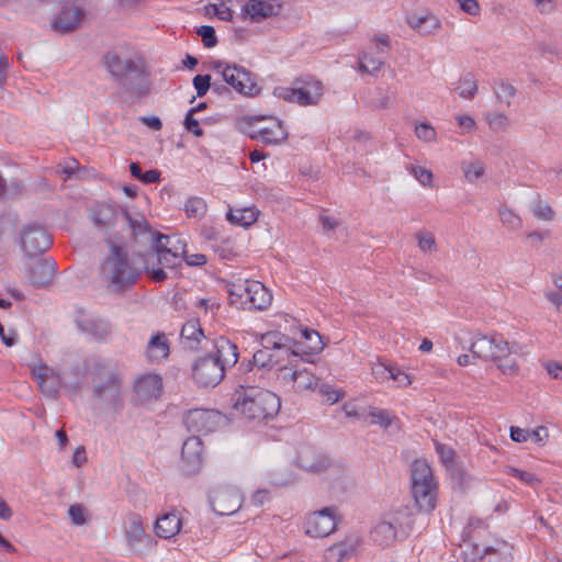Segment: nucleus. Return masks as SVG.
Here are the masks:
<instances>
[{"label": "nucleus", "mask_w": 562, "mask_h": 562, "mask_svg": "<svg viewBox=\"0 0 562 562\" xmlns=\"http://www.w3.org/2000/svg\"><path fill=\"white\" fill-rule=\"evenodd\" d=\"M193 86L196 90V95L202 98L211 88V76L210 75H196L193 78Z\"/></svg>", "instance_id": "0e129e2a"}, {"label": "nucleus", "mask_w": 562, "mask_h": 562, "mask_svg": "<svg viewBox=\"0 0 562 562\" xmlns=\"http://www.w3.org/2000/svg\"><path fill=\"white\" fill-rule=\"evenodd\" d=\"M438 486H412V494L419 512L430 513L436 507Z\"/></svg>", "instance_id": "c756f323"}, {"label": "nucleus", "mask_w": 562, "mask_h": 562, "mask_svg": "<svg viewBox=\"0 0 562 562\" xmlns=\"http://www.w3.org/2000/svg\"><path fill=\"white\" fill-rule=\"evenodd\" d=\"M282 3L279 0H249L243 11L249 15L252 22H260L281 11Z\"/></svg>", "instance_id": "aec40b11"}, {"label": "nucleus", "mask_w": 562, "mask_h": 562, "mask_svg": "<svg viewBox=\"0 0 562 562\" xmlns=\"http://www.w3.org/2000/svg\"><path fill=\"white\" fill-rule=\"evenodd\" d=\"M544 297L553 305L557 312L562 310V292L546 290Z\"/></svg>", "instance_id": "774afa93"}, {"label": "nucleus", "mask_w": 562, "mask_h": 562, "mask_svg": "<svg viewBox=\"0 0 562 562\" xmlns=\"http://www.w3.org/2000/svg\"><path fill=\"white\" fill-rule=\"evenodd\" d=\"M498 215L502 224L507 226L509 229L517 231L522 226L520 216L505 205L499 207Z\"/></svg>", "instance_id": "09e8293b"}, {"label": "nucleus", "mask_w": 562, "mask_h": 562, "mask_svg": "<svg viewBox=\"0 0 562 562\" xmlns=\"http://www.w3.org/2000/svg\"><path fill=\"white\" fill-rule=\"evenodd\" d=\"M117 212L109 204H98L90 211V218L94 226L106 232L115 225Z\"/></svg>", "instance_id": "a878e982"}, {"label": "nucleus", "mask_w": 562, "mask_h": 562, "mask_svg": "<svg viewBox=\"0 0 562 562\" xmlns=\"http://www.w3.org/2000/svg\"><path fill=\"white\" fill-rule=\"evenodd\" d=\"M412 486H437L430 465L417 459L411 465Z\"/></svg>", "instance_id": "c85d7f7f"}, {"label": "nucleus", "mask_w": 562, "mask_h": 562, "mask_svg": "<svg viewBox=\"0 0 562 562\" xmlns=\"http://www.w3.org/2000/svg\"><path fill=\"white\" fill-rule=\"evenodd\" d=\"M20 245L27 257H36L50 247L52 237L44 226L30 223L21 228Z\"/></svg>", "instance_id": "1a4fd4ad"}, {"label": "nucleus", "mask_w": 562, "mask_h": 562, "mask_svg": "<svg viewBox=\"0 0 562 562\" xmlns=\"http://www.w3.org/2000/svg\"><path fill=\"white\" fill-rule=\"evenodd\" d=\"M228 293L233 303L239 301L243 306L248 304L249 308L259 311L266 310L272 301L269 290L258 281L233 284Z\"/></svg>", "instance_id": "39448f33"}, {"label": "nucleus", "mask_w": 562, "mask_h": 562, "mask_svg": "<svg viewBox=\"0 0 562 562\" xmlns=\"http://www.w3.org/2000/svg\"><path fill=\"white\" fill-rule=\"evenodd\" d=\"M213 68L221 72L223 80L234 88L237 92L254 95L258 92V87L251 77V74L238 65H228L223 60L213 63Z\"/></svg>", "instance_id": "6e6552de"}, {"label": "nucleus", "mask_w": 562, "mask_h": 562, "mask_svg": "<svg viewBox=\"0 0 562 562\" xmlns=\"http://www.w3.org/2000/svg\"><path fill=\"white\" fill-rule=\"evenodd\" d=\"M336 528L335 509L326 507L312 513L305 522V532L314 538L327 537Z\"/></svg>", "instance_id": "2eb2a0df"}, {"label": "nucleus", "mask_w": 562, "mask_h": 562, "mask_svg": "<svg viewBox=\"0 0 562 562\" xmlns=\"http://www.w3.org/2000/svg\"><path fill=\"white\" fill-rule=\"evenodd\" d=\"M68 515L72 524L82 526L87 521V510L81 504H72L69 506Z\"/></svg>", "instance_id": "680f3d73"}, {"label": "nucleus", "mask_w": 562, "mask_h": 562, "mask_svg": "<svg viewBox=\"0 0 562 562\" xmlns=\"http://www.w3.org/2000/svg\"><path fill=\"white\" fill-rule=\"evenodd\" d=\"M182 461L188 472H195L203 461V442L198 436L189 437L182 445Z\"/></svg>", "instance_id": "5701e85b"}, {"label": "nucleus", "mask_w": 562, "mask_h": 562, "mask_svg": "<svg viewBox=\"0 0 562 562\" xmlns=\"http://www.w3.org/2000/svg\"><path fill=\"white\" fill-rule=\"evenodd\" d=\"M33 374L35 375L43 392L52 396L56 395L57 390L60 386V376L54 369L40 364L34 367Z\"/></svg>", "instance_id": "393cba45"}, {"label": "nucleus", "mask_w": 562, "mask_h": 562, "mask_svg": "<svg viewBox=\"0 0 562 562\" xmlns=\"http://www.w3.org/2000/svg\"><path fill=\"white\" fill-rule=\"evenodd\" d=\"M222 415L213 409L195 408L187 413L184 424L189 431L209 434L216 429Z\"/></svg>", "instance_id": "dca6fc26"}, {"label": "nucleus", "mask_w": 562, "mask_h": 562, "mask_svg": "<svg viewBox=\"0 0 562 562\" xmlns=\"http://www.w3.org/2000/svg\"><path fill=\"white\" fill-rule=\"evenodd\" d=\"M206 12L216 15L223 21H231L233 19V12L224 1L210 3L206 7Z\"/></svg>", "instance_id": "5fc2aeb1"}, {"label": "nucleus", "mask_w": 562, "mask_h": 562, "mask_svg": "<svg viewBox=\"0 0 562 562\" xmlns=\"http://www.w3.org/2000/svg\"><path fill=\"white\" fill-rule=\"evenodd\" d=\"M198 35L201 36L203 45L207 48L214 47L217 44L215 30L211 25H202L198 29Z\"/></svg>", "instance_id": "052dcab7"}, {"label": "nucleus", "mask_w": 562, "mask_h": 562, "mask_svg": "<svg viewBox=\"0 0 562 562\" xmlns=\"http://www.w3.org/2000/svg\"><path fill=\"white\" fill-rule=\"evenodd\" d=\"M104 66L108 71L120 81L121 87L140 98L148 93L146 67L140 58H122L116 53L104 56Z\"/></svg>", "instance_id": "f03ea898"}, {"label": "nucleus", "mask_w": 562, "mask_h": 562, "mask_svg": "<svg viewBox=\"0 0 562 562\" xmlns=\"http://www.w3.org/2000/svg\"><path fill=\"white\" fill-rule=\"evenodd\" d=\"M495 363H497V368L507 375H516L518 374L519 367L517 362L510 358V356H505L501 360H496Z\"/></svg>", "instance_id": "e2e57ef3"}, {"label": "nucleus", "mask_w": 562, "mask_h": 562, "mask_svg": "<svg viewBox=\"0 0 562 562\" xmlns=\"http://www.w3.org/2000/svg\"><path fill=\"white\" fill-rule=\"evenodd\" d=\"M461 170L465 181L474 183L484 176L485 165L481 160L462 161Z\"/></svg>", "instance_id": "c03bdc74"}, {"label": "nucleus", "mask_w": 562, "mask_h": 562, "mask_svg": "<svg viewBox=\"0 0 562 562\" xmlns=\"http://www.w3.org/2000/svg\"><path fill=\"white\" fill-rule=\"evenodd\" d=\"M181 528V519L176 513H168L156 520L155 532L159 538L170 539L176 536Z\"/></svg>", "instance_id": "2f4dec72"}, {"label": "nucleus", "mask_w": 562, "mask_h": 562, "mask_svg": "<svg viewBox=\"0 0 562 562\" xmlns=\"http://www.w3.org/2000/svg\"><path fill=\"white\" fill-rule=\"evenodd\" d=\"M164 240H166L167 244H171L172 238L168 235L158 234L157 240L150 246V251L146 255V258L153 261L156 259L157 265L164 268L173 267L178 259H172V255L167 254V248L164 247Z\"/></svg>", "instance_id": "7c9ffc66"}, {"label": "nucleus", "mask_w": 562, "mask_h": 562, "mask_svg": "<svg viewBox=\"0 0 562 562\" xmlns=\"http://www.w3.org/2000/svg\"><path fill=\"white\" fill-rule=\"evenodd\" d=\"M416 137L423 142L431 143L437 138L436 130L429 123H420L415 127Z\"/></svg>", "instance_id": "13d9d810"}, {"label": "nucleus", "mask_w": 562, "mask_h": 562, "mask_svg": "<svg viewBox=\"0 0 562 562\" xmlns=\"http://www.w3.org/2000/svg\"><path fill=\"white\" fill-rule=\"evenodd\" d=\"M124 533L128 547L135 552H142L154 544V539L145 532L142 518L137 514L130 515Z\"/></svg>", "instance_id": "a211bd4d"}, {"label": "nucleus", "mask_w": 562, "mask_h": 562, "mask_svg": "<svg viewBox=\"0 0 562 562\" xmlns=\"http://www.w3.org/2000/svg\"><path fill=\"white\" fill-rule=\"evenodd\" d=\"M496 98L499 102L505 103L507 106L512 104V99L516 94V89L513 85L506 81H501L494 89Z\"/></svg>", "instance_id": "8fccbe9b"}, {"label": "nucleus", "mask_w": 562, "mask_h": 562, "mask_svg": "<svg viewBox=\"0 0 562 562\" xmlns=\"http://www.w3.org/2000/svg\"><path fill=\"white\" fill-rule=\"evenodd\" d=\"M533 5L542 15H550L557 10L554 0H533Z\"/></svg>", "instance_id": "69168bd1"}, {"label": "nucleus", "mask_w": 562, "mask_h": 562, "mask_svg": "<svg viewBox=\"0 0 562 562\" xmlns=\"http://www.w3.org/2000/svg\"><path fill=\"white\" fill-rule=\"evenodd\" d=\"M123 215L126 218V221L128 222L136 240H139L143 244H148L149 247L153 244H155V241L157 240L158 234H155L154 232H151V229L146 221L133 220L127 212H124Z\"/></svg>", "instance_id": "f704fd0d"}, {"label": "nucleus", "mask_w": 562, "mask_h": 562, "mask_svg": "<svg viewBox=\"0 0 562 562\" xmlns=\"http://www.w3.org/2000/svg\"><path fill=\"white\" fill-rule=\"evenodd\" d=\"M204 338L203 329L198 319L188 321L181 329V340L186 348L195 350Z\"/></svg>", "instance_id": "72a5a7b5"}, {"label": "nucleus", "mask_w": 562, "mask_h": 562, "mask_svg": "<svg viewBox=\"0 0 562 562\" xmlns=\"http://www.w3.org/2000/svg\"><path fill=\"white\" fill-rule=\"evenodd\" d=\"M184 127L188 132L192 133L196 137L203 136V130L199 125V121L194 119V115L187 113L184 117Z\"/></svg>", "instance_id": "338daca9"}, {"label": "nucleus", "mask_w": 562, "mask_h": 562, "mask_svg": "<svg viewBox=\"0 0 562 562\" xmlns=\"http://www.w3.org/2000/svg\"><path fill=\"white\" fill-rule=\"evenodd\" d=\"M103 278L109 280L112 285L123 288L134 284L139 276L128 261L120 246L112 245L110 255L101 267Z\"/></svg>", "instance_id": "7ed1b4c3"}, {"label": "nucleus", "mask_w": 562, "mask_h": 562, "mask_svg": "<svg viewBox=\"0 0 562 562\" xmlns=\"http://www.w3.org/2000/svg\"><path fill=\"white\" fill-rule=\"evenodd\" d=\"M262 348L268 349L270 352H274L277 355H285L286 357H292L291 353V338L279 333V331H269L262 336L261 339Z\"/></svg>", "instance_id": "bb28decb"}, {"label": "nucleus", "mask_w": 562, "mask_h": 562, "mask_svg": "<svg viewBox=\"0 0 562 562\" xmlns=\"http://www.w3.org/2000/svg\"><path fill=\"white\" fill-rule=\"evenodd\" d=\"M384 65L382 56L371 52H364L359 57V70L369 75H375Z\"/></svg>", "instance_id": "79ce46f5"}, {"label": "nucleus", "mask_w": 562, "mask_h": 562, "mask_svg": "<svg viewBox=\"0 0 562 562\" xmlns=\"http://www.w3.org/2000/svg\"><path fill=\"white\" fill-rule=\"evenodd\" d=\"M27 282L38 289L48 285L55 274V261L48 258H38L27 266L24 272Z\"/></svg>", "instance_id": "f3484780"}, {"label": "nucleus", "mask_w": 562, "mask_h": 562, "mask_svg": "<svg viewBox=\"0 0 562 562\" xmlns=\"http://www.w3.org/2000/svg\"><path fill=\"white\" fill-rule=\"evenodd\" d=\"M172 238L171 244H167L166 240H164V247L167 248V254L172 255V259H179L180 257L183 258L186 256V243L182 241L179 237L176 236H169Z\"/></svg>", "instance_id": "6e6d98bb"}, {"label": "nucleus", "mask_w": 562, "mask_h": 562, "mask_svg": "<svg viewBox=\"0 0 562 562\" xmlns=\"http://www.w3.org/2000/svg\"><path fill=\"white\" fill-rule=\"evenodd\" d=\"M232 407L245 418L256 422L273 419L280 412V397L259 386L240 385L232 395Z\"/></svg>", "instance_id": "f257e3e1"}, {"label": "nucleus", "mask_w": 562, "mask_h": 562, "mask_svg": "<svg viewBox=\"0 0 562 562\" xmlns=\"http://www.w3.org/2000/svg\"><path fill=\"white\" fill-rule=\"evenodd\" d=\"M299 349L306 355H317L324 349L322 336L314 329L304 328Z\"/></svg>", "instance_id": "c9c22d12"}, {"label": "nucleus", "mask_w": 562, "mask_h": 562, "mask_svg": "<svg viewBox=\"0 0 562 562\" xmlns=\"http://www.w3.org/2000/svg\"><path fill=\"white\" fill-rule=\"evenodd\" d=\"M206 211L207 204L200 196H191L184 203V213L189 218L201 220Z\"/></svg>", "instance_id": "a18cd8bd"}, {"label": "nucleus", "mask_w": 562, "mask_h": 562, "mask_svg": "<svg viewBox=\"0 0 562 562\" xmlns=\"http://www.w3.org/2000/svg\"><path fill=\"white\" fill-rule=\"evenodd\" d=\"M404 517H407L406 509L398 512L391 520L379 522L371 531L372 539L381 546H389L400 536H405L411 528V520L403 521Z\"/></svg>", "instance_id": "9b49d317"}, {"label": "nucleus", "mask_w": 562, "mask_h": 562, "mask_svg": "<svg viewBox=\"0 0 562 562\" xmlns=\"http://www.w3.org/2000/svg\"><path fill=\"white\" fill-rule=\"evenodd\" d=\"M408 24L411 27L424 35L431 34L439 29V21L432 15L411 16L408 19Z\"/></svg>", "instance_id": "a19ab883"}, {"label": "nucleus", "mask_w": 562, "mask_h": 562, "mask_svg": "<svg viewBox=\"0 0 562 562\" xmlns=\"http://www.w3.org/2000/svg\"><path fill=\"white\" fill-rule=\"evenodd\" d=\"M226 217L232 224L248 227L257 221L258 211L252 207L229 210Z\"/></svg>", "instance_id": "4c0bfd02"}, {"label": "nucleus", "mask_w": 562, "mask_h": 562, "mask_svg": "<svg viewBox=\"0 0 562 562\" xmlns=\"http://www.w3.org/2000/svg\"><path fill=\"white\" fill-rule=\"evenodd\" d=\"M210 356L226 371L227 368L235 366L238 361L237 346L227 338L220 337L215 340L214 351Z\"/></svg>", "instance_id": "b1692460"}, {"label": "nucleus", "mask_w": 562, "mask_h": 562, "mask_svg": "<svg viewBox=\"0 0 562 562\" xmlns=\"http://www.w3.org/2000/svg\"><path fill=\"white\" fill-rule=\"evenodd\" d=\"M144 269L146 273L156 282H161L167 278V273L164 270V267L156 266V263L149 258H145L144 260Z\"/></svg>", "instance_id": "4d7b16f0"}, {"label": "nucleus", "mask_w": 562, "mask_h": 562, "mask_svg": "<svg viewBox=\"0 0 562 562\" xmlns=\"http://www.w3.org/2000/svg\"><path fill=\"white\" fill-rule=\"evenodd\" d=\"M281 355H277L274 352H270L268 349H260L256 351L252 356V368L257 370H261L263 368H272L278 364L281 360Z\"/></svg>", "instance_id": "37998d69"}, {"label": "nucleus", "mask_w": 562, "mask_h": 562, "mask_svg": "<svg viewBox=\"0 0 562 562\" xmlns=\"http://www.w3.org/2000/svg\"><path fill=\"white\" fill-rule=\"evenodd\" d=\"M470 351L475 358L493 362L513 353L509 342L498 334L475 337Z\"/></svg>", "instance_id": "423d86ee"}, {"label": "nucleus", "mask_w": 562, "mask_h": 562, "mask_svg": "<svg viewBox=\"0 0 562 562\" xmlns=\"http://www.w3.org/2000/svg\"><path fill=\"white\" fill-rule=\"evenodd\" d=\"M293 360L278 369L277 380L281 385L295 393L312 391L317 386V378L303 366V359H299L296 351L291 353Z\"/></svg>", "instance_id": "20e7f679"}, {"label": "nucleus", "mask_w": 562, "mask_h": 562, "mask_svg": "<svg viewBox=\"0 0 562 562\" xmlns=\"http://www.w3.org/2000/svg\"><path fill=\"white\" fill-rule=\"evenodd\" d=\"M323 83L319 80L311 79L305 81L303 86L295 88L276 87L273 95L306 106L317 104L323 95Z\"/></svg>", "instance_id": "0eeeda50"}, {"label": "nucleus", "mask_w": 562, "mask_h": 562, "mask_svg": "<svg viewBox=\"0 0 562 562\" xmlns=\"http://www.w3.org/2000/svg\"><path fill=\"white\" fill-rule=\"evenodd\" d=\"M407 170L414 176V178L424 187H432V172L429 169L420 166L409 165Z\"/></svg>", "instance_id": "3c124183"}, {"label": "nucleus", "mask_w": 562, "mask_h": 562, "mask_svg": "<svg viewBox=\"0 0 562 562\" xmlns=\"http://www.w3.org/2000/svg\"><path fill=\"white\" fill-rule=\"evenodd\" d=\"M259 123L260 120L256 119L246 132L251 139L260 140L266 145H278L286 140L288 132L281 121L272 120L267 126H261Z\"/></svg>", "instance_id": "4468645a"}, {"label": "nucleus", "mask_w": 562, "mask_h": 562, "mask_svg": "<svg viewBox=\"0 0 562 562\" xmlns=\"http://www.w3.org/2000/svg\"><path fill=\"white\" fill-rule=\"evenodd\" d=\"M80 330L93 339L103 341L111 335V325L109 322L100 318H85L78 322Z\"/></svg>", "instance_id": "cd10ccee"}, {"label": "nucleus", "mask_w": 562, "mask_h": 562, "mask_svg": "<svg viewBox=\"0 0 562 562\" xmlns=\"http://www.w3.org/2000/svg\"><path fill=\"white\" fill-rule=\"evenodd\" d=\"M122 379L115 370L106 372L104 379H95L93 384V396L101 403L117 408L122 405L121 398Z\"/></svg>", "instance_id": "9d476101"}, {"label": "nucleus", "mask_w": 562, "mask_h": 562, "mask_svg": "<svg viewBox=\"0 0 562 562\" xmlns=\"http://www.w3.org/2000/svg\"><path fill=\"white\" fill-rule=\"evenodd\" d=\"M369 49L375 55H385L391 49L390 37L385 34L374 36Z\"/></svg>", "instance_id": "864d4df0"}, {"label": "nucleus", "mask_w": 562, "mask_h": 562, "mask_svg": "<svg viewBox=\"0 0 562 562\" xmlns=\"http://www.w3.org/2000/svg\"><path fill=\"white\" fill-rule=\"evenodd\" d=\"M369 419L370 424L379 425L384 429H389L393 424L397 422V418L394 414H392L387 409H381L379 407H370L367 413V420Z\"/></svg>", "instance_id": "58836bf2"}, {"label": "nucleus", "mask_w": 562, "mask_h": 562, "mask_svg": "<svg viewBox=\"0 0 562 562\" xmlns=\"http://www.w3.org/2000/svg\"><path fill=\"white\" fill-rule=\"evenodd\" d=\"M417 246L423 254L437 251V243L435 235L426 229L418 231L415 234Z\"/></svg>", "instance_id": "49530a36"}, {"label": "nucleus", "mask_w": 562, "mask_h": 562, "mask_svg": "<svg viewBox=\"0 0 562 562\" xmlns=\"http://www.w3.org/2000/svg\"><path fill=\"white\" fill-rule=\"evenodd\" d=\"M356 551V544L351 541L335 543L325 551L326 562H341Z\"/></svg>", "instance_id": "e433bc0d"}, {"label": "nucleus", "mask_w": 562, "mask_h": 562, "mask_svg": "<svg viewBox=\"0 0 562 562\" xmlns=\"http://www.w3.org/2000/svg\"><path fill=\"white\" fill-rule=\"evenodd\" d=\"M296 462L302 470L313 474L323 473L331 465L325 456L317 453L310 447L302 448L299 451Z\"/></svg>", "instance_id": "412c9836"}, {"label": "nucleus", "mask_w": 562, "mask_h": 562, "mask_svg": "<svg viewBox=\"0 0 562 562\" xmlns=\"http://www.w3.org/2000/svg\"><path fill=\"white\" fill-rule=\"evenodd\" d=\"M170 349L165 334L157 333L147 344L146 356L153 362H159L169 356Z\"/></svg>", "instance_id": "473e14b6"}, {"label": "nucleus", "mask_w": 562, "mask_h": 562, "mask_svg": "<svg viewBox=\"0 0 562 562\" xmlns=\"http://www.w3.org/2000/svg\"><path fill=\"white\" fill-rule=\"evenodd\" d=\"M506 473L510 476L517 477L518 480L530 486H535L537 484H540L541 482L540 479L537 477L533 473L514 467H507Z\"/></svg>", "instance_id": "603ef678"}, {"label": "nucleus", "mask_w": 562, "mask_h": 562, "mask_svg": "<svg viewBox=\"0 0 562 562\" xmlns=\"http://www.w3.org/2000/svg\"><path fill=\"white\" fill-rule=\"evenodd\" d=\"M210 503L215 514L220 516L236 513L243 503L241 494L234 487H216L210 494Z\"/></svg>", "instance_id": "ddd939ff"}, {"label": "nucleus", "mask_w": 562, "mask_h": 562, "mask_svg": "<svg viewBox=\"0 0 562 562\" xmlns=\"http://www.w3.org/2000/svg\"><path fill=\"white\" fill-rule=\"evenodd\" d=\"M485 121L490 130L496 133L507 132L510 126L509 117L503 113H487Z\"/></svg>", "instance_id": "de8ad7c7"}, {"label": "nucleus", "mask_w": 562, "mask_h": 562, "mask_svg": "<svg viewBox=\"0 0 562 562\" xmlns=\"http://www.w3.org/2000/svg\"><path fill=\"white\" fill-rule=\"evenodd\" d=\"M194 381L203 387L217 385L225 376L223 367L210 355L199 358L192 367Z\"/></svg>", "instance_id": "f8f14e48"}, {"label": "nucleus", "mask_w": 562, "mask_h": 562, "mask_svg": "<svg viewBox=\"0 0 562 562\" xmlns=\"http://www.w3.org/2000/svg\"><path fill=\"white\" fill-rule=\"evenodd\" d=\"M477 81L475 80L474 76L470 72L460 77L459 81L454 87V91L458 93V95L467 100L473 99L474 95L477 93Z\"/></svg>", "instance_id": "ea45409f"}, {"label": "nucleus", "mask_w": 562, "mask_h": 562, "mask_svg": "<svg viewBox=\"0 0 562 562\" xmlns=\"http://www.w3.org/2000/svg\"><path fill=\"white\" fill-rule=\"evenodd\" d=\"M85 14L81 8L75 4H66L52 21V29L60 34L75 31L79 27Z\"/></svg>", "instance_id": "6ab92c4d"}, {"label": "nucleus", "mask_w": 562, "mask_h": 562, "mask_svg": "<svg viewBox=\"0 0 562 562\" xmlns=\"http://www.w3.org/2000/svg\"><path fill=\"white\" fill-rule=\"evenodd\" d=\"M134 391L142 402L157 400L162 392V380L158 374L147 373L135 381Z\"/></svg>", "instance_id": "4be33fe9"}, {"label": "nucleus", "mask_w": 562, "mask_h": 562, "mask_svg": "<svg viewBox=\"0 0 562 562\" xmlns=\"http://www.w3.org/2000/svg\"><path fill=\"white\" fill-rule=\"evenodd\" d=\"M532 212L538 220L548 222L553 221L555 215L553 209L549 204L543 203L540 200H538L537 203L532 206Z\"/></svg>", "instance_id": "bf43d9fd"}]
</instances>
